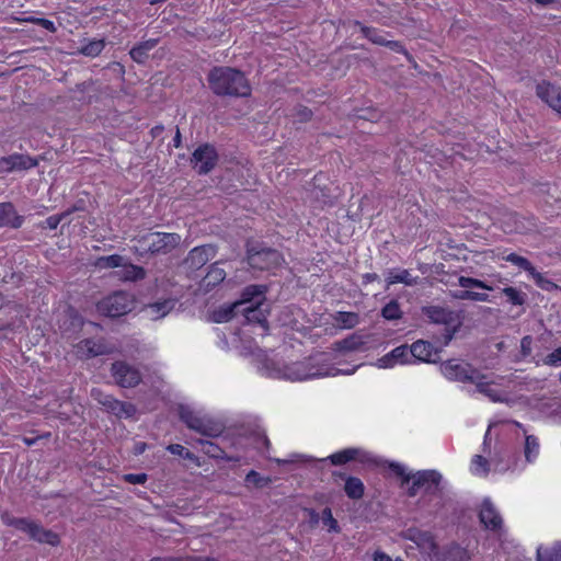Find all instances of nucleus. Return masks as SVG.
I'll list each match as a JSON object with an SVG mask.
<instances>
[{
    "mask_svg": "<svg viewBox=\"0 0 561 561\" xmlns=\"http://www.w3.org/2000/svg\"><path fill=\"white\" fill-rule=\"evenodd\" d=\"M210 90L220 96H248L250 84L244 75L230 67H214L208 73Z\"/></svg>",
    "mask_w": 561,
    "mask_h": 561,
    "instance_id": "f257e3e1",
    "label": "nucleus"
},
{
    "mask_svg": "<svg viewBox=\"0 0 561 561\" xmlns=\"http://www.w3.org/2000/svg\"><path fill=\"white\" fill-rule=\"evenodd\" d=\"M354 370L344 371L329 363L328 355L321 353L311 356L306 362L295 363L286 367L285 378L291 381H305L314 378L334 377L340 374H352Z\"/></svg>",
    "mask_w": 561,
    "mask_h": 561,
    "instance_id": "f03ea898",
    "label": "nucleus"
},
{
    "mask_svg": "<svg viewBox=\"0 0 561 561\" xmlns=\"http://www.w3.org/2000/svg\"><path fill=\"white\" fill-rule=\"evenodd\" d=\"M181 240L178 233L148 232L137 239L135 248L140 254H168L180 244Z\"/></svg>",
    "mask_w": 561,
    "mask_h": 561,
    "instance_id": "7ed1b4c3",
    "label": "nucleus"
},
{
    "mask_svg": "<svg viewBox=\"0 0 561 561\" xmlns=\"http://www.w3.org/2000/svg\"><path fill=\"white\" fill-rule=\"evenodd\" d=\"M180 419L186 426L204 436L217 437L224 431V424L207 415H202L187 405H180Z\"/></svg>",
    "mask_w": 561,
    "mask_h": 561,
    "instance_id": "20e7f679",
    "label": "nucleus"
},
{
    "mask_svg": "<svg viewBox=\"0 0 561 561\" xmlns=\"http://www.w3.org/2000/svg\"><path fill=\"white\" fill-rule=\"evenodd\" d=\"M134 308V296L126 291H116L98 304L99 312L110 318L125 316Z\"/></svg>",
    "mask_w": 561,
    "mask_h": 561,
    "instance_id": "39448f33",
    "label": "nucleus"
},
{
    "mask_svg": "<svg viewBox=\"0 0 561 561\" xmlns=\"http://www.w3.org/2000/svg\"><path fill=\"white\" fill-rule=\"evenodd\" d=\"M423 314L436 324L446 327V344L453 339L454 333L460 325L458 316L450 309L439 306H428L422 309Z\"/></svg>",
    "mask_w": 561,
    "mask_h": 561,
    "instance_id": "423d86ee",
    "label": "nucleus"
},
{
    "mask_svg": "<svg viewBox=\"0 0 561 561\" xmlns=\"http://www.w3.org/2000/svg\"><path fill=\"white\" fill-rule=\"evenodd\" d=\"M282 262L283 256L277 250L271 248L256 249L255 247L248 250V263L253 268L271 270L279 266Z\"/></svg>",
    "mask_w": 561,
    "mask_h": 561,
    "instance_id": "0eeeda50",
    "label": "nucleus"
},
{
    "mask_svg": "<svg viewBox=\"0 0 561 561\" xmlns=\"http://www.w3.org/2000/svg\"><path fill=\"white\" fill-rule=\"evenodd\" d=\"M443 477L436 470H422L412 474V484L408 489L409 496H415L420 490L425 493L434 494L439 491V484Z\"/></svg>",
    "mask_w": 561,
    "mask_h": 561,
    "instance_id": "6e6552de",
    "label": "nucleus"
},
{
    "mask_svg": "<svg viewBox=\"0 0 561 561\" xmlns=\"http://www.w3.org/2000/svg\"><path fill=\"white\" fill-rule=\"evenodd\" d=\"M91 396L96 400L107 412L122 419L133 417L136 413V407L129 402H123L114 397L102 392L100 389H92Z\"/></svg>",
    "mask_w": 561,
    "mask_h": 561,
    "instance_id": "1a4fd4ad",
    "label": "nucleus"
},
{
    "mask_svg": "<svg viewBox=\"0 0 561 561\" xmlns=\"http://www.w3.org/2000/svg\"><path fill=\"white\" fill-rule=\"evenodd\" d=\"M440 370L447 379L461 382H472V380L477 379L479 371L470 364L457 359L446 360L440 365Z\"/></svg>",
    "mask_w": 561,
    "mask_h": 561,
    "instance_id": "9d476101",
    "label": "nucleus"
},
{
    "mask_svg": "<svg viewBox=\"0 0 561 561\" xmlns=\"http://www.w3.org/2000/svg\"><path fill=\"white\" fill-rule=\"evenodd\" d=\"M111 373L115 382L123 388L136 387L141 381L139 370L126 362H115L112 364Z\"/></svg>",
    "mask_w": 561,
    "mask_h": 561,
    "instance_id": "9b49d317",
    "label": "nucleus"
},
{
    "mask_svg": "<svg viewBox=\"0 0 561 561\" xmlns=\"http://www.w3.org/2000/svg\"><path fill=\"white\" fill-rule=\"evenodd\" d=\"M217 160L216 149L211 145L205 144L193 152L191 162L199 174H207L215 168Z\"/></svg>",
    "mask_w": 561,
    "mask_h": 561,
    "instance_id": "f8f14e48",
    "label": "nucleus"
},
{
    "mask_svg": "<svg viewBox=\"0 0 561 561\" xmlns=\"http://www.w3.org/2000/svg\"><path fill=\"white\" fill-rule=\"evenodd\" d=\"M113 352L114 347L107 344L104 339H85L76 345V354L81 359L106 355Z\"/></svg>",
    "mask_w": 561,
    "mask_h": 561,
    "instance_id": "ddd939ff",
    "label": "nucleus"
},
{
    "mask_svg": "<svg viewBox=\"0 0 561 561\" xmlns=\"http://www.w3.org/2000/svg\"><path fill=\"white\" fill-rule=\"evenodd\" d=\"M536 95L561 116V87L543 80L536 85Z\"/></svg>",
    "mask_w": 561,
    "mask_h": 561,
    "instance_id": "4468645a",
    "label": "nucleus"
},
{
    "mask_svg": "<svg viewBox=\"0 0 561 561\" xmlns=\"http://www.w3.org/2000/svg\"><path fill=\"white\" fill-rule=\"evenodd\" d=\"M217 253L216 248L213 244H204L192 249L184 263L191 271H197L202 268L208 261L215 257Z\"/></svg>",
    "mask_w": 561,
    "mask_h": 561,
    "instance_id": "2eb2a0df",
    "label": "nucleus"
},
{
    "mask_svg": "<svg viewBox=\"0 0 561 561\" xmlns=\"http://www.w3.org/2000/svg\"><path fill=\"white\" fill-rule=\"evenodd\" d=\"M38 160L28 154L13 153L0 158V170L3 172L24 171L35 168Z\"/></svg>",
    "mask_w": 561,
    "mask_h": 561,
    "instance_id": "dca6fc26",
    "label": "nucleus"
},
{
    "mask_svg": "<svg viewBox=\"0 0 561 561\" xmlns=\"http://www.w3.org/2000/svg\"><path fill=\"white\" fill-rule=\"evenodd\" d=\"M175 305L176 300L171 298L154 301L146 305L141 309V313L144 318L150 321H157L167 317L175 308Z\"/></svg>",
    "mask_w": 561,
    "mask_h": 561,
    "instance_id": "f3484780",
    "label": "nucleus"
},
{
    "mask_svg": "<svg viewBox=\"0 0 561 561\" xmlns=\"http://www.w3.org/2000/svg\"><path fill=\"white\" fill-rule=\"evenodd\" d=\"M410 353L413 358L424 363H435L439 357V351L431 342L424 340L412 343Z\"/></svg>",
    "mask_w": 561,
    "mask_h": 561,
    "instance_id": "a211bd4d",
    "label": "nucleus"
},
{
    "mask_svg": "<svg viewBox=\"0 0 561 561\" xmlns=\"http://www.w3.org/2000/svg\"><path fill=\"white\" fill-rule=\"evenodd\" d=\"M412 355L408 345H400L378 359L379 368H391L396 364H410Z\"/></svg>",
    "mask_w": 561,
    "mask_h": 561,
    "instance_id": "6ab92c4d",
    "label": "nucleus"
},
{
    "mask_svg": "<svg viewBox=\"0 0 561 561\" xmlns=\"http://www.w3.org/2000/svg\"><path fill=\"white\" fill-rule=\"evenodd\" d=\"M479 517L480 522L488 529L500 530L502 528V517L495 510L493 503L488 499L482 502Z\"/></svg>",
    "mask_w": 561,
    "mask_h": 561,
    "instance_id": "aec40b11",
    "label": "nucleus"
},
{
    "mask_svg": "<svg viewBox=\"0 0 561 561\" xmlns=\"http://www.w3.org/2000/svg\"><path fill=\"white\" fill-rule=\"evenodd\" d=\"M265 291L266 287L263 285H250L243 289L238 302L241 304V308L262 305L265 300Z\"/></svg>",
    "mask_w": 561,
    "mask_h": 561,
    "instance_id": "412c9836",
    "label": "nucleus"
},
{
    "mask_svg": "<svg viewBox=\"0 0 561 561\" xmlns=\"http://www.w3.org/2000/svg\"><path fill=\"white\" fill-rule=\"evenodd\" d=\"M24 218L16 214L14 206L11 203L0 204V226L20 228L23 225Z\"/></svg>",
    "mask_w": 561,
    "mask_h": 561,
    "instance_id": "4be33fe9",
    "label": "nucleus"
},
{
    "mask_svg": "<svg viewBox=\"0 0 561 561\" xmlns=\"http://www.w3.org/2000/svg\"><path fill=\"white\" fill-rule=\"evenodd\" d=\"M334 477L345 480L344 491L352 500H358L364 495V483L356 477H346L345 473L334 472Z\"/></svg>",
    "mask_w": 561,
    "mask_h": 561,
    "instance_id": "5701e85b",
    "label": "nucleus"
},
{
    "mask_svg": "<svg viewBox=\"0 0 561 561\" xmlns=\"http://www.w3.org/2000/svg\"><path fill=\"white\" fill-rule=\"evenodd\" d=\"M32 530L28 533V537L35 541H38L41 543H47L50 546H57L59 545V536L48 529L43 528L39 524L33 523Z\"/></svg>",
    "mask_w": 561,
    "mask_h": 561,
    "instance_id": "b1692460",
    "label": "nucleus"
},
{
    "mask_svg": "<svg viewBox=\"0 0 561 561\" xmlns=\"http://www.w3.org/2000/svg\"><path fill=\"white\" fill-rule=\"evenodd\" d=\"M417 276H413L408 270H390L387 273L386 282L387 289L389 286L398 283H402L407 286H413L417 284Z\"/></svg>",
    "mask_w": 561,
    "mask_h": 561,
    "instance_id": "393cba45",
    "label": "nucleus"
},
{
    "mask_svg": "<svg viewBox=\"0 0 561 561\" xmlns=\"http://www.w3.org/2000/svg\"><path fill=\"white\" fill-rule=\"evenodd\" d=\"M472 383L476 385L477 391L488 397L493 402H502L504 401L501 393L491 388V382L486 380V377L482 375L480 371L477 374V379L472 380Z\"/></svg>",
    "mask_w": 561,
    "mask_h": 561,
    "instance_id": "a878e982",
    "label": "nucleus"
},
{
    "mask_svg": "<svg viewBox=\"0 0 561 561\" xmlns=\"http://www.w3.org/2000/svg\"><path fill=\"white\" fill-rule=\"evenodd\" d=\"M262 305L247 306L240 308L248 322L259 323L265 331L267 330V319L265 311L261 308Z\"/></svg>",
    "mask_w": 561,
    "mask_h": 561,
    "instance_id": "bb28decb",
    "label": "nucleus"
},
{
    "mask_svg": "<svg viewBox=\"0 0 561 561\" xmlns=\"http://www.w3.org/2000/svg\"><path fill=\"white\" fill-rule=\"evenodd\" d=\"M324 179L322 174H318L313 178L312 188H310V197L321 204H332V196L329 190L321 187V182Z\"/></svg>",
    "mask_w": 561,
    "mask_h": 561,
    "instance_id": "cd10ccee",
    "label": "nucleus"
},
{
    "mask_svg": "<svg viewBox=\"0 0 561 561\" xmlns=\"http://www.w3.org/2000/svg\"><path fill=\"white\" fill-rule=\"evenodd\" d=\"M157 45V38H150L148 41L141 42L139 45L130 49V57L136 62L142 64L149 57V51L152 50Z\"/></svg>",
    "mask_w": 561,
    "mask_h": 561,
    "instance_id": "c85d7f7f",
    "label": "nucleus"
},
{
    "mask_svg": "<svg viewBox=\"0 0 561 561\" xmlns=\"http://www.w3.org/2000/svg\"><path fill=\"white\" fill-rule=\"evenodd\" d=\"M537 561H561V541L537 548Z\"/></svg>",
    "mask_w": 561,
    "mask_h": 561,
    "instance_id": "c756f323",
    "label": "nucleus"
},
{
    "mask_svg": "<svg viewBox=\"0 0 561 561\" xmlns=\"http://www.w3.org/2000/svg\"><path fill=\"white\" fill-rule=\"evenodd\" d=\"M117 274L118 277L123 280L136 282L145 278L146 271L144 267L128 263L125 260L124 265L121 267V271Z\"/></svg>",
    "mask_w": 561,
    "mask_h": 561,
    "instance_id": "7c9ffc66",
    "label": "nucleus"
},
{
    "mask_svg": "<svg viewBox=\"0 0 561 561\" xmlns=\"http://www.w3.org/2000/svg\"><path fill=\"white\" fill-rule=\"evenodd\" d=\"M226 271L219 267L218 262L210 265L208 273L203 279L205 288L209 289L220 284L226 278Z\"/></svg>",
    "mask_w": 561,
    "mask_h": 561,
    "instance_id": "2f4dec72",
    "label": "nucleus"
},
{
    "mask_svg": "<svg viewBox=\"0 0 561 561\" xmlns=\"http://www.w3.org/2000/svg\"><path fill=\"white\" fill-rule=\"evenodd\" d=\"M241 304L233 302L227 307H221L218 310H215L213 313V321L217 323H222L231 320L237 313L240 312Z\"/></svg>",
    "mask_w": 561,
    "mask_h": 561,
    "instance_id": "473e14b6",
    "label": "nucleus"
},
{
    "mask_svg": "<svg viewBox=\"0 0 561 561\" xmlns=\"http://www.w3.org/2000/svg\"><path fill=\"white\" fill-rule=\"evenodd\" d=\"M408 538L414 541L419 547L434 548V540L430 533L416 529L408 530Z\"/></svg>",
    "mask_w": 561,
    "mask_h": 561,
    "instance_id": "72a5a7b5",
    "label": "nucleus"
},
{
    "mask_svg": "<svg viewBox=\"0 0 561 561\" xmlns=\"http://www.w3.org/2000/svg\"><path fill=\"white\" fill-rule=\"evenodd\" d=\"M539 442L534 435H526L524 455L527 462H534L539 455Z\"/></svg>",
    "mask_w": 561,
    "mask_h": 561,
    "instance_id": "f704fd0d",
    "label": "nucleus"
},
{
    "mask_svg": "<svg viewBox=\"0 0 561 561\" xmlns=\"http://www.w3.org/2000/svg\"><path fill=\"white\" fill-rule=\"evenodd\" d=\"M358 453L359 450L356 448H346L335 454H332L331 456L328 457V459L331 461L332 465L340 466L355 459Z\"/></svg>",
    "mask_w": 561,
    "mask_h": 561,
    "instance_id": "c9c22d12",
    "label": "nucleus"
},
{
    "mask_svg": "<svg viewBox=\"0 0 561 561\" xmlns=\"http://www.w3.org/2000/svg\"><path fill=\"white\" fill-rule=\"evenodd\" d=\"M335 322L343 329H352L359 323V316L355 312L340 311L334 317Z\"/></svg>",
    "mask_w": 561,
    "mask_h": 561,
    "instance_id": "e433bc0d",
    "label": "nucleus"
},
{
    "mask_svg": "<svg viewBox=\"0 0 561 561\" xmlns=\"http://www.w3.org/2000/svg\"><path fill=\"white\" fill-rule=\"evenodd\" d=\"M445 558L447 561H468L470 553L459 545L453 543L446 549Z\"/></svg>",
    "mask_w": 561,
    "mask_h": 561,
    "instance_id": "4c0bfd02",
    "label": "nucleus"
},
{
    "mask_svg": "<svg viewBox=\"0 0 561 561\" xmlns=\"http://www.w3.org/2000/svg\"><path fill=\"white\" fill-rule=\"evenodd\" d=\"M381 316L389 321L399 320L402 318L403 312L401 310L400 304L398 300L392 299L389 301L382 309Z\"/></svg>",
    "mask_w": 561,
    "mask_h": 561,
    "instance_id": "58836bf2",
    "label": "nucleus"
},
{
    "mask_svg": "<svg viewBox=\"0 0 561 561\" xmlns=\"http://www.w3.org/2000/svg\"><path fill=\"white\" fill-rule=\"evenodd\" d=\"M125 257L119 254L101 256L96 260L95 265L100 268H114L124 265Z\"/></svg>",
    "mask_w": 561,
    "mask_h": 561,
    "instance_id": "ea45409f",
    "label": "nucleus"
},
{
    "mask_svg": "<svg viewBox=\"0 0 561 561\" xmlns=\"http://www.w3.org/2000/svg\"><path fill=\"white\" fill-rule=\"evenodd\" d=\"M489 471V461L484 457L476 455L471 461V472L479 477H485Z\"/></svg>",
    "mask_w": 561,
    "mask_h": 561,
    "instance_id": "a19ab883",
    "label": "nucleus"
},
{
    "mask_svg": "<svg viewBox=\"0 0 561 561\" xmlns=\"http://www.w3.org/2000/svg\"><path fill=\"white\" fill-rule=\"evenodd\" d=\"M503 260L506 262L512 263L513 265L517 266L520 270H524L525 272L533 271V264L530 261L522 255H518L516 253H510L505 256H503Z\"/></svg>",
    "mask_w": 561,
    "mask_h": 561,
    "instance_id": "79ce46f5",
    "label": "nucleus"
},
{
    "mask_svg": "<svg viewBox=\"0 0 561 561\" xmlns=\"http://www.w3.org/2000/svg\"><path fill=\"white\" fill-rule=\"evenodd\" d=\"M198 443L202 445V450L209 457L220 459L226 458V453L216 444L205 439H199Z\"/></svg>",
    "mask_w": 561,
    "mask_h": 561,
    "instance_id": "37998d69",
    "label": "nucleus"
},
{
    "mask_svg": "<svg viewBox=\"0 0 561 561\" xmlns=\"http://www.w3.org/2000/svg\"><path fill=\"white\" fill-rule=\"evenodd\" d=\"M502 293L506 296L507 300L514 306H522L525 302L526 295L514 287H505L502 289Z\"/></svg>",
    "mask_w": 561,
    "mask_h": 561,
    "instance_id": "c03bdc74",
    "label": "nucleus"
},
{
    "mask_svg": "<svg viewBox=\"0 0 561 561\" xmlns=\"http://www.w3.org/2000/svg\"><path fill=\"white\" fill-rule=\"evenodd\" d=\"M528 275L535 280L536 285L543 290H552L556 288V284L546 278L541 273H539L534 266L533 271L528 272Z\"/></svg>",
    "mask_w": 561,
    "mask_h": 561,
    "instance_id": "a18cd8bd",
    "label": "nucleus"
},
{
    "mask_svg": "<svg viewBox=\"0 0 561 561\" xmlns=\"http://www.w3.org/2000/svg\"><path fill=\"white\" fill-rule=\"evenodd\" d=\"M458 284L462 288L476 287V288H481V289H485V290H493V287L490 286L489 284H486L478 278H472V277L460 276L458 278Z\"/></svg>",
    "mask_w": 561,
    "mask_h": 561,
    "instance_id": "49530a36",
    "label": "nucleus"
},
{
    "mask_svg": "<svg viewBox=\"0 0 561 561\" xmlns=\"http://www.w3.org/2000/svg\"><path fill=\"white\" fill-rule=\"evenodd\" d=\"M103 48H104V42H103V39L100 38L96 41H92L89 44L82 46L80 48V53L85 56L94 57V56H98L102 51Z\"/></svg>",
    "mask_w": 561,
    "mask_h": 561,
    "instance_id": "de8ad7c7",
    "label": "nucleus"
},
{
    "mask_svg": "<svg viewBox=\"0 0 561 561\" xmlns=\"http://www.w3.org/2000/svg\"><path fill=\"white\" fill-rule=\"evenodd\" d=\"M336 345L341 351H357L363 345V342L358 336H351L336 342Z\"/></svg>",
    "mask_w": 561,
    "mask_h": 561,
    "instance_id": "09e8293b",
    "label": "nucleus"
},
{
    "mask_svg": "<svg viewBox=\"0 0 561 561\" xmlns=\"http://www.w3.org/2000/svg\"><path fill=\"white\" fill-rule=\"evenodd\" d=\"M322 523L328 527L329 531L337 533L340 530L337 520L333 517L332 511L329 507H325L322 511Z\"/></svg>",
    "mask_w": 561,
    "mask_h": 561,
    "instance_id": "8fccbe9b",
    "label": "nucleus"
},
{
    "mask_svg": "<svg viewBox=\"0 0 561 561\" xmlns=\"http://www.w3.org/2000/svg\"><path fill=\"white\" fill-rule=\"evenodd\" d=\"M245 482L254 484L257 488H263L271 482V479L266 478V477H262L256 471L251 470L245 477Z\"/></svg>",
    "mask_w": 561,
    "mask_h": 561,
    "instance_id": "3c124183",
    "label": "nucleus"
},
{
    "mask_svg": "<svg viewBox=\"0 0 561 561\" xmlns=\"http://www.w3.org/2000/svg\"><path fill=\"white\" fill-rule=\"evenodd\" d=\"M543 365L558 367L561 366V346L549 353L543 359Z\"/></svg>",
    "mask_w": 561,
    "mask_h": 561,
    "instance_id": "603ef678",
    "label": "nucleus"
},
{
    "mask_svg": "<svg viewBox=\"0 0 561 561\" xmlns=\"http://www.w3.org/2000/svg\"><path fill=\"white\" fill-rule=\"evenodd\" d=\"M68 215V213H61L57 215L49 216L45 219L39 226L42 228H48L50 230H55L61 220Z\"/></svg>",
    "mask_w": 561,
    "mask_h": 561,
    "instance_id": "864d4df0",
    "label": "nucleus"
},
{
    "mask_svg": "<svg viewBox=\"0 0 561 561\" xmlns=\"http://www.w3.org/2000/svg\"><path fill=\"white\" fill-rule=\"evenodd\" d=\"M373 43L388 46L392 50L401 51L408 55L407 51L404 50V47L397 41H386L385 37H374Z\"/></svg>",
    "mask_w": 561,
    "mask_h": 561,
    "instance_id": "5fc2aeb1",
    "label": "nucleus"
},
{
    "mask_svg": "<svg viewBox=\"0 0 561 561\" xmlns=\"http://www.w3.org/2000/svg\"><path fill=\"white\" fill-rule=\"evenodd\" d=\"M342 26L345 28V31H352V33L362 32L364 35L367 34V27H365L362 23L358 21L348 20L343 22Z\"/></svg>",
    "mask_w": 561,
    "mask_h": 561,
    "instance_id": "6e6d98bb",
    "label": "nucleus"
},
{
    "mask_svg": "<svg viewBox=\"0 0 561 561\" xmlns=\"http://www.w3.org/2000/svg\"><path fill=\"white\" fill-rule=\"evenodd\" d=\"M389 468L399 477H402L403 478V483H408L411 481L412 479V476L410 474H407L405 473V468L404 466L400 465V463H397V462H391L389 465Z\"/></svg>",
    "mask_w": 561,
    "mask_h": 561,
    "instance_id": "4d7b16f0",
    "label": "nucleus"
},
{
    "mask_svg": "<svg viewBox=\"0 0 561 561\" xmlns=\"http://www.w3.org/2000/svg\"><path fill=\"white\" fill-rule=\"evenodd\" d=\"M533 351V337L530 335H526L520 341V353L523 357H527L531 354Z\"/></svg>",
    "mask_w": 561,
    "mask_h": 561,
    "instance_id": "13d9d810",
    "label": "nucleus"
},
{
    "mask_svg": "<svg viewBox=\"0 0 561 561\" xmlns=\"http://www.w3.org/2000/svg\"><path fill=\"white\" fill-rule=\"evenodd\" d=\"M294 116H295L296 121L304 123V122H308L311 118L312 112L305 106H299L296 108Z\"/></svg>",
    "mask_w": 561,
    "mask_h": 561,
    "instance_id": "bf43d9fd",
    "label": "nucleus"
},
{
    "mask_svg": "<svg viewBox=\"0 0 561 561\" xmlns=\"http://www.w3.org/2000/svg\"><path fill=\"white\" fill-rule=\"evenodd\" d=\"M124 480L131 484H144L147 481L146 473H127L124 476Z\"/></svg>",
    "mask_w": 561,
    "mask_h": 561,
    "instance_id": "052dcab7",
    "label": "nucleus"
},
{
    "mask_svg": "<svg viewBox=\"0 0 561 561\" xmlns=\"http://www.w3.org/2000/svg\"><path fill=\"white\" fill-rule=\"evenodd\" d=\"M33 520L27 518H18L16 522H14V528L25 533L28 535L30 530H32Z\"/></svg>",
    "mask_w": 561,
    "mask_h": 561,
    "instance_id": "680f3d73",
    "label": "nucleus"
},
{
    "mask_svg": "<svg viewBox=\"0 0 561 561\" xmlns=\"http://www.w3.org/2000/svg\"><path fill=\"white\" fill-rule=\"evenodd\" d=\"M470 300L472 301H480V302H488L490 300V296L485 293H478L470 290Z\"/></svg>",
    "mask_w": 561,
    "mask_h": 561,
    "instance_id": "e2e57ef3",
    "label": "nucleus"
},
{
    "mask_svg": "<svg viewBox=\"0 0 561 561\" xmlns=\"http://www.w3.org/2000/svg\"><path fill=\"white\" fill-rule=\"evenodd\" d=\"M373 560L374 561H402L401 559L392 560V558L390 556H388L387 553L379 551V550L374 552Z\"/></svg>",
    "mask_w": 561,
    "mask_h": 561,
    "instance_id": "0e129e2a",
    "label": "nucleus"
},
{
    "mask_svg": "<svg viewBox=\"0 0 561 561\" xmlns=\"http://www.w3.org/2000/svg\"><path fill=\"white\" fill-rule=\"evenodd\" d=\"M167 449L171 454L178 455V456H183L184 451H185V448L182 445H180V444H171V445L168 446Z\"/></svg>",
    "mask_w": 561,
    "mask_h": 561,
    "instance_id": "69168bd1",
    "label": "nucleus"
},
{
    "mask_svg": "<svg viewBox=\"0 0 561 561\" xmlns=\"http://www.w3.org/2000/svg\"><path fill=\"white\" fill-rule=\"evenodd\" d=\"M453 297L459 300H470V290H457L453 293Z\"/></svg>",
    "mask_w": 561,
    "mask_h": 561,
    "instance_id": "338daca9",
    "label": "nucleus"
},
{
    "mask_svg": "<svg viewBox=\"0 0 561 561\" xmlns=\"http://www.w3.org/2000/svg\"><path fill=\"white\" fill-rule=\"evenodd\" d=\"M149 561H186V556H183V557H165V558L156 557V558L150 559Z\"/></svg>",
    "mask_w": 561,
    "mask_h": 561,
    "instance_id": "774afa93",
    "label": "nucleus"
}]
</instances>
